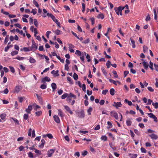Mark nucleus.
<instances>
[{
  "mask_svg": "<svg viewBox=\"0 0 158 158\" xmlns=\"http://www.w3.org/2000/svg\"><path fill=\"white\" fill-rule=\"evenodd\" d=\"M124 8L125 7L120 6L118 7H115L114 9L117 15H119L120 14L121 15H122V11Z\"/></svg>",
  "mask_w": 158,
  "mask_h": 158,
  "instance_id": "nucleus-1",
  "label": "nucleus"
},
{
  "mask_svg": "<svg viewBox=\"0 0 158 158\" xmlns=\"http://www.w3.org/2000/svg\"><path fill=\"white\" fill-rule=\"evenodd\" d=\"M32 45L30 48L31 51H35L37 49L38 44L33 41H32Z\"/></svg>",
  "mask_w": 158,
  "mask_h": 158,
  "instance_id": "nucleus-2",
  "label": "nucleus"
},
{
  "mask_svg": "<svg viewBox=\"0 0 158 158\" xmlns=\"http://www.w3.org/2000/svg\"><path fill=\"white\" fill-rule=\"evenodd\" d=\"M47 16L49 17H51L52 20L55 23L57 22L58 21L57 19H56L55 17L51 13H47Z\"/></svg>",
  "mask_w": 158,
  "mask_h": 158,
  "instance_id": "nucleus-3",
  "label": "nucleus"
},
{
  "mask_svg": "<svg viewBox=\"0 0 158 158\" xmlns=\"http://www.w3.org/2000/svg\"><path fill=\"white\" fill-rule=\"evenodd\" d=\"M122 106V104L120 102H114L113 106L115 107L117 109H118L119 107H121Z\"/></svg>",
  "mask_w": 158,
  "mask_h": 158,
  "instance_id": "nucleus-4",
  "label": "nucleus"
},
{
  "mask_svg": "<svg viewBox=\"0 0 158 158\" xmlns=\"http://www.w3.org/2000/svg\"><path fill=\"white\" fill-rule=\"evenodd\" d=\"M84 111L83 110H81L78 114V116L80 118H83L85 117Z\"/></svg>",
  "mask_w": 158,
  "mask_h": 158,
  "instance_id": "nucleus-5",
  "label": "nucleus"
},
{
  "mask_svg": "<svg viewBox=\"0 0 158 158\" xmlns=\"http://www.w3.org/2000/svg\"><path fill=\"white\" fill-rule=\"evenodd\" d=\"M110 114L111 116L114 117L116 120L118 119V116L117 112L114 111H112L110 112Z\"/></svg>",
  "mask_w": 158,
  "mask_h": 158,
  "instance_id": "nucleus-6",
  "label": "nucleus"
},
{
  "mask_svg": "<svg viewBox=\"0 0 158 158\" xmlns=\"http://www.w3.org/2000/svg\"><path fill=\"white\" fill-rule=\"evenodd\" d=\"M148 114L149 117L150 118H152L153 119H154L155 122H157V118L156 117L155 115H154L153 113H148Z\"/></svg>",
  "mask_w": 158,
  "mask_h": 158,
  "instance_id": "nucleus-7",
  "label": "nucleus"
},
{
  "mask_svg": "<svg viewBox=\"0 0 158 158\" xmlns=\"http://www.w3.org/2000/svg\"><path fill=\"white\" fill-rule=\"evenodd\" d=\"M21 87L19 85H17L15 88L14 92V93H18L21 89Z\"/></svg>",
  "mask_w": 158,
  "mask_h": 158,
  "instance_id": "nucleus-8",
  "label": "nucleus"
},
{
  "mask_svg": "<svg viewBox=\"0 0 158 158\" xmlns=\"http://www.w3.org/2000/svg\"><path fill=\"white\" fill-rule=\"evenodd\" d=\"M153 11L154 14V19L156 20L157 18V15H158V8L154 9Z\"/></svg>",
  "mask_w": 158,
  "mask_h": 158,
  "instance_id": "nucleus-9",
  "label": "nucleus"
},
{
  "mask_svg": "<svg viewBox=\"0 0 158 158\" xmlns=\"http://www.w3.org/2000/svg\"><path fill=\"white\" fill-rule=\"evenodd\" d=\"M32 110V105H29L27 108L26 109L25 111L28 114H30L31 111Z\"/></svg>",
  "mask_w": 158,
  "mask_h": 158,
  "instance_id": "nucleus-10",
  "label": "nucleus"
},
{
  "mask_svg": "<svg viewBox=\"0 0 158 158\" xmlns=\"http://www.w3.org/2000/svg\"><path fill=\"white\" fill-rule=\"evenodd\" d=\"M53 118L55 122L57 123H59L60 122V120L59 118L57 115H54L53 116Z\"/></svg>",
  "mask_w": 158,
  "mask_h": 158,
  "instance_id": "nucleus-11",
  "label": "nucleus"
},
{
  "mask_svg": "<svg viewBox=\"0 0 158 158\" xmlns=\"http://www.w3.org/2000/svg\"><path fill=\"white\" fill-rule=\"evenodd\" d=\"M30 30L32 32H34V36H35V34H37V29L36 28H34L33 26H31L30 28Z\"/></svg>",
  "mask_w": 158,
  "mask_h": 158,
  "instance_id": "nucleus-12",
  "label": "nucleus"
},
{
  "mask_svg": "<svg viewBox=\"0 0 158 158\" xmlns=\"http://www.w3.org/2000/svg\"><path fill=\"white\" fill-rule=\"evenodd\" d=\"M69 48L71 52L73 53L74 52V50L73 49L74 48V46L71 44H69Z\"/></svg>",
  "mask_w": 158,
  "mask_h": 158,
  "instance_id": "nucleus-13",
  "label": "nucleus"
},
{
  "mask_svg": "<svg viewBox=\"0 0 158 158\" xmlns=\"http://www.w3.org/2000/svg\"><path fill=\"white\" fill-rule=\"evenodd\" d=\"M55 152V150L51 149L48 151V157H50L52 156V154H53Z\"/></svg>",
  "mask_w": 158,
  "mask_h": 158,
  "instance_id": "nucleus-14",
  "label": "nucleus"
},
{
  "mask_svg": "<svg viewBox=\"0 0 158 158\" xmlns=\"http://www.w3.org/2000/svg\"><path fill=\"white\" fill-rule=\"evenodd\" d=\"M149 136L152 139H157L158 138V136L154 133H153L151 135H149Z\"/></svg>",
  "mask_w": 158,
  "mask_h": 158,
  "instance_id": "nucleus-15",
  "label": "nucleus"
},
{
  "mask_svg": "<svg viewBox=\"0 0 158 158\" xmlns=\"http://www.w3.org/2000/svg\"><path fill=\"white\" fill-rule=\"evenodd\" d=\"M59 71L57 70L56 71H55L53 70L51 72V73L53 74L55 77L58 76L59 75L58 74Z\"/></svg>",
  "mask_w": 158,
  "mask_h": 158,
  "instance_id": "nucleus-16",
  "label": "nucleus"
},
{
  "mask_svg": "<svg viewBox=\"0 0 158 158\" xmlns=\"http://www.w3.org/2000/svg\"><path fill=\"white\" fill-rule=\"evenodd\" d=\"M41 144L39 145V147L41 148H43L44 144L45 143V141L44 139H42L41 140Z\"/></svg>",
  "mask_w": 158,
  "mask_h": 158,
  "instance_id": "nucleus-17",
  "label": "nucleus"
},
{
  "mask_svg": "<svg viewBox=\"0 0 158 158\" xmlns=\"http://www.w3.org/2000/svg\"><path fill=\"white\" fill-rule=\"evenodd\" d=\"M64 108L65 109L71 114H73V112L71 110L70 108L67 106H64Z\"/></svg>",
  "mask_w": 158,
  "mask_h": 158,
  "instance_id": "nucleus-18",
  "label": "nucleus"
},
{
  "mask_svg": "<svg viewBox=\"0 0 158 158\" xmlns=\"http://www.w3.org/2000/svg\"><path fill=\"white\" fill-rule=\"evenodd\" d=\"M142 64L144 68L147 70H148L149 66L148 63L145 61H144L142 63Z\"/></svg>",
  "mask_w": 158,
  "mask_h": 158,
  "instance_id": "nucleus-19",
  "label": "nucleus"
},
{
  "mask_svg": "<svg viewBox=\"0 0 158 158\" xmlns=\"http://www.w3.org/2000/svg\"><path fill=\"white\" fill-rule=\"evenodd\" d=\"M109 81L110 82L113 83L115 85H117L116 82H118L119 84H120V82L119 81H115L111 79H109Z\"/></svg>",
  "mask_w": 158,
  "mask_h": 158,
  "instance_id": "nucleus-20",
  "label": "nucleus"
},
{
  "mask_svg": "<svg viewBox=\"0 0 158 158\" xmlns=\"http://www.w3.org/2000/svg\"><path fill=\"white\" fill-rule=\"evenodd\" d=\"M58 114L61 117H64V115L63 112L61 109H59L58 110Z\"/></svg>",
  "mask_w": 158,
  "mask_h": 158,
  "instance_id": "nucleus-21",
  "label": "nucleus"
},
{
  "mask_svg": "<svg viewBox=\"0 0 158 158\" xmlns=\"http://www.w3.org/2000/svg\"><path fill=\"white\" fill-rule=\"evenodd\" d=\"M51 86L53 89V91H54L57 88V86L56 84L55 83H53L51 84Z\"/></svg>",
  "mask_w": 158,
  "mask_h": 158,
  "instance_id": "nucleus-22",
  "label": "nucleus"
},
{
  "mask_svg": "<svg viewBox=\"0 0 158 158\" xmlns=\"http://www.w3.org/2000/svg\"><path fill=\"white\" fill-rule=\"evenodd\" d=\"M50 81V79L48 77H45L42 80L43 82H44L45 81Z\"/></svg>",
  "mask_w": 158,
  "mask_h": 158,
  "instance_id": "nucleus-23",
  "label": "nucleus"
},
{
  "mask_svg": "<svg viewBox=\"0 0 158 158\" xmlns=\"http://www.w3.org/2000/svg\"><path fill=\"white\" fill-rule=\"evenodd\" d=\"M126 123L127 126H130L131 125L132 122L130 119L128 118L126 121Z\"/></svg>",
  "mask_w": 158,
  "mask_h": 158,
  "instance_id": "nucleus-24",
  "label": "nucleus"
},
{
  "mask_svg": "<svg viewBox=\"0 0 158 158\" xmlns=\"http://www.w3.org/2000/svg\"><path fill=\"white\" fill-rule=\"evenodd\" d=\"M54 32L56 34V35H59L60 34H62V31H60L59 30L57 29L56 30L54 31Z\"/></svg>",
  "mask_w": 158,
  "mask_h": 158,
  "instance_id": "nucleus-25",
  "label": "nucleus"
},
{
  "mask_svg": "<svg viewBox=\"0 0 158 158\" xmlns=\"http://www.w3.org/2000/svg\"><path fill=\"white\" fill-rule=\"evenodd\" d=\"M97 18L98 19H102L104 18V16L103 14L100 13L98 15Z\"/></svg>",
  "mask_w": 158,
  "mask_h": 158,
  "instance_id": "nucleus-26",
  "label": "nucleus"
},
{
  "mask_svg": "<svg viewBox=\"0 0 158 158\" xmlns=\"http://www.w3.org/2000/svg\"><path fill=\"white\" fill-rule=\"evenodd\" d=\"M10 119H12L16 125H19V121L16 118L12 117L10 118Z\"/></svg>",
  "mask_w": 158,
  "mask_h": 158,
  "instance_id": "nucleus-27",
  "label": "nucleus"
},
{
  "mask_svg": "<svg viewBox=\"0 0 158 158\" xmlns=\"http://www.w3.org/2000/svg\"><path fill=\"white\" fill-rule=\"evenodd\" d=\"M23 50L26 52H29L30 51H31V50L30 48V47H24L23 48Z\"/></svg>",
  "mask_w": 158,
  "mask_h": 158,
  "instance_id": "nucleus-28",
  "label": "nucleus"
},
{
  "mask_svg": "<svg viewBox=\"0 0 158 158\" xmlns=\"http://www.w3.org/2000/svg\"><path fill=\"white\" fill-rule=\"evenodd\" d=\"M130 39L131 40V44H132V48H135V42L134 40L131 38H130Z\"/></svg>",
  "mask_w": 158,
  "mask_h": 158,
  "instance_id": "nucleus-29",
  "label": "nucleus"
},
{
  "mask_svg": "<svg viewBox=\"0 0 158 158\" xmlns=\"http://www.w3.org/2000/svg\"><path fill=\"white\" fill-rule=\"evenodd\" d=\"M129 156L131 158H136L137 156V154H129Z\"/></svg>",
  "mask_w": 158,
  "mask_h": 158,
  "instance_id": "nucleus-30",
  "label": "nucleus"
},
{
  "mask_svg": "<svg viewBox=\"0 0 158 158\" xmlns=\"http://www.w3.org/2000/svg\"><path fill=\"white\" fill-rule=\"evenodd\" d=\"M86 54V53L84 52V54H83L80 57V58L81 60L83 62H84V56Z\"/></svg>",
  "mask_w": 158,
  "mask_h": 158,
  "instance_id": "nucleus-31",
  "label": "nucleus"
},
{
  "mask_svg": "<svg viewBox=\"0 0 158 158\" xmlns=\"http://www.w3.org/2000/svg\"><path fill=\"white\" fill-rule=\"evenodd\" d=\"M114 92H115V90H114V89L113 88H111L110 90V94L112 96H113L114 95Z\"/></svg>",
  "mask_w": 158,
  "mask_h": 158,
  "instance_id": "nucleus-32",
  "label": "nucleus"
},
{
  "mask_svg": "<svg viewBox=\"0 0 158 158\" xmlns=\"http://www.w3.org/2000/svg\"><path fill=\"white\" fill-rule=\"evenodd\" d=\"M102 140L104 141H106L107 140V138L105 135L102 136L101 138Z\"/></svg>",
  "mask_w": 158,
  "mask_h": 158,
  "instance_id": "nucleus-33",
  "label": "nucleus"
},
{
  "mask_svg": "<svg viewBox=\"0 0 158 158\" xmlns=\"http://www.w3.org/2000/svg\"><path fill=\"white\" fill-rule=\"evenodd\" d=\"M92 110V108L91 107H90L89 109L87 110V112L88 114L89 115H90L91 114V112Z\"/></svg>",
  "mask_w": 158,
  "mask_h": 158,
  "instance_id": "nucleus-34",
  "label": "nucleus"
},
{
  "mask_svg": "<svg viewBox=\"0 0 158 158\" xmlns=\"http://www.w3.org/2000/svg\"><path fill=\"white\" fill-rule=\"evenodd\" d=\"M68 96V94L67 93H65L61 96V98L62 99H65Z\"/></svg>",
  "mask_w": 158,
  "mask_h": 158,
  "instance_id": "nucleus-35",
  "label": "nucleus"
},
{
  "mask_svg": "<svg viewBox=\"0 0 158 158\" xmlns=\"http://www.w3.org/2000/svg\"><path fill=\"white\" fill-rule=\"evenodd\" d=\"M29 62L31 63H35V62L36 60L30 57L29 59Z\"/></svg>",
  "mask_w": 158,
  "mask_h": 158,
  "instance_id": "nucleus-36",
  "label": "nucleus"
},
{
  "mask_svg": "<svg viewBox=\"0 0 158 158\" xmlns=\"http://www.w3.org/2000/svg\"><path fill=\"white\" fill-rule=\"evenodd\" d=\"M107 123V124L108 125V126L107 127L108 129L112 127H113L112 124L110 122L108 121Z\"/></svg>",
  "mask_w": 158,
  "mask_h": 158,
  "instance_id": "nucleus-37",
  "label": "nucleus"
},
{
  "mask_svg": "<svg viewBox=\"0 0 158 158\" xmlns=\"http://www.w3.org/2000/svg\"><path fill=\"white\" fill-rule=\"evenodd\" d=\"M18 53V52L17 51H14L11 52L10 54L12 56H14L16 55H17Z\"/></svg>",
  "mask_w": 158,
  "mask_h": 158,
  "instance_id": "nucleus-38",
  "label": "nucleus"
},
{
  "mask_svg": "<svg viewBox=\"0 0 158 158\" xmlns=\"http://www.w3.org/2000/svg\"><path fill=\"white\" fill-rule=\"evenodd\" d=\"M72 100L71 98L69 95L67 96V98L66 99V101L68 103H70Z\"/></svg>",
  "mask_w": 158,
  "mask_h": 158,
  "instance_id": "nucleus-39",
  "label": "nucleus"
},
{
  "mask_svg": "<svg viewBox=\"0 0 158 158\" xmlns=\"http://www.w3.org/2000/svg\"><path fill=\"white\" fill-rule=\"evenodd\" d=\"M6 116V114H2L0 115V118L2 120H3Z\"/></svg>",
  "mask_w": 158,
  "mask_h": 158,
  "instance_id": "nucleus-40",
  "label": "nucleus"
},
{
  "mask_svg": "<svg viewBox=\"0 0 158 158\" xmlns=\"http://www.w3.org/2000/svg\"><path fill=\"white\" fill-rule=\"evenodd\" d=\"M34 22L35 25L36 27H37L38 26V23L36 19H34Z\"/></svg>",
  "mask_w": 158,
  "mask_h": 158,
  "instance_id": "nucleus-41",
  "label": "nucleus"
},
{
  "mask_svg": "<svg viewBox=\"0 0 158 158\" xmlns=\"http://www.w3.org/2000/svg\"><path fill=\"white\" fill-rule=\"evenodd\" d=\"M152 105L154 106V108L157 109L158 108V103L156 102V103L152 102Z\"/></svg>",
  "mask_w": 158,
  "mask_h": 158,
  "instance_id": "nucleus-42",
  "label": "nucleus"
},
{
  "mask_svg": "<svg viewBox=\"0 0 158 158\" xmlns=\"http://www.w3.org/2000/svg\"><path fill=\"white\" fill-rule=\"evenodd\" d=\"M35 114L38 116L41 115L42 114V112L41 111H38L35 113Z\"/></svg>",
  "mask_w": 158,
  "mask_h": 158,
  "instance_id": "nucleus-43",
  "label": "nucleus"
},
{
  "mask_svg": "<svg viewBox=\"0 0 158 158\" xmlns=\"http://www.w3.org/2000/svg\"><path fill=\"white\" fill-rule=\"evenodd\" d=\"M150 65L149 66V68L151 69L152 70H153V63L151 61L150 62Z\"/></svg>",
  "mask_w": 158,
  "mask_h": 158,
  "instance_id": "nucleus-44",
  "label": "nucleus"
},
{
  "mask_svg": "<svg viewBox=\"0 0 158 158\" xmlns=\"http://www.w3.org/2000/svg\"><path fill=\"white\" fill-rule=\"evenodd\" d=\"M73 77L75 80H77L78 78L77 75L76 73H74Z\"/></svg>",
  "mask_w": 158,
  "mask_h": 158,
  "instance_id": "nucleus-45",
  "label": "nucleus"
},
{
  "mask_svg": "<svg viewBox=\"0 0 158 158\" xmlns=\"http://www.w3.org/2000/svg\"><path fill=\"white\" fill-rule=\"evenodd\" d=\"M75 53L79 56H81L82 55L81 52L78 50H76Z\"/></svg>",
  "mask_w": 158,
  "mask_h": 158,
  "instance_id": "nucleus-46",
  "label": "nucleus"
},
{
  "mask_svg": "<svg viewBox=\"0 0 158 158\" xmlns=\"http://www.w3.org/2000/svg\"><path fill=\"white\" fill-rule=\"evenodd\" d=\"M33 3L37 7H39V5L38 2L35 0H33Z\"/></svg>",
  "mask_w": 158,
  "mask_h": 158,
  "instance_id": "nucleus-47",
  "label": "nucleus"
},
{
  "mask_svg": "<svg viewBox=\"0 0 158 158\" xmlns=\"http://www.w3.org/2000/svg\"><path fill=\"white\" fill-rule=\"evenodd\" d=\"M86 58L87 59V61L88 62H89L91 60L90 59V56L88 54H87L86 55Z\"/></svg>",
  "mask_w": 158,
  "mask_h": 158,
  "instance_id": "nucleus-48",
  "label": "nucleus"
},
{
  "mask_svg": "<svg viewBox=\"0 0 158 158\" xmlns=\"http://www.w3.org/2000/svg\"><path fill=\"white\" fill-rule=\"evenodd\" d=\"M148 48L146 46L144 45L143 47V50L144 52H145L148 50Z\"/></svg>",
  "mask_w": 158,
  "mask_h": 158,
  "instance_id": "nucleus-49",
  "label": "nucleus"
},
{
  "mask_svg": "<svg viewBox=\"0 0 158 158\" xmlns=\"http://www.w3.org/2000/svg\"><path fill=\"white\" fill-rule=\"evenodd\" d=\"M125 102L127 103V104L130 106L132 105V103L131 101H128L127 99H125Z\"/></svg>",
  "mask_w": 158,
  "mask_h": 158,
  "instance_id": "nucleus-50",
  "label": "nucleus"
},
{
  "mask_svg": "<svg viewBox=\"0 0 158 158\" xmlns=\"http://www.w3.org/2000/svg\"><path fill=\"white\" fill-rule=\"evenodd\" d=\"M31 13H32L33 15H35L37 13L36 9H32L31 11Z\"/></svg>",
  "mask_w": 158,
  "mask_h": 158,
  "instance_id": "nucleus-51",
  "label": "nucleus"
},
{
  "mask_svg": "<svg viewBox=\"0 0 158 158\" xmlns=\"http://www.w3.org/2000/svg\"><path fill=\"white\" fill-rule=\"evenodd\" d=\"M15 59L19 60H23L24 59V58L22 57L18 56H17Z\"/></svg>",
  "mask_w": 158,
  "mask_h": 158,
  "instance_id": "nucleus-52",
  "label": "nucleus"
},
{
  "mask_svg": "<svg viewBox=\"0 0 158 158\" xmlns=\"http://www.w3.org/2000/svg\"><path fill=\"white\" fill-rule=\"evenodd\" d=\"M40 88L42 89H45L47 88V85H46L43 84L41 85Z\"/></svg>",
  "mask_w": 158,
  "mask_h": 158,
  "instance_id": "nucleus-53",
  "label": "nucleus"
},
{
  "mask_svg": "<svg viewBox=\"0 0 158 158\" xmlns=\"http://www.w3.org/2000/svg\"><path fill=\"white\" fill-rule=\"evenodd\" d=\"M67 80L69 81V82L70 83H71L72 84H73V81L71 77H67Z\"/></svg>",
  "mask_w": 158,
  "mask_h": 158,
  "instance_id": "nucleus-54",
  "label": "nucleus"
},
{
  "mask_svg": "<svg viewBox=\"0 0 158 158\" xmlns=\"http://www.w3.org/2000/svg\"><path fill=\"white\" fill-rule=\"evenodd\" d=\"M81 87L82 89V90L85 92L86 91V86L85 84H83L81 86Z\"/></svg>",
  "mask_w": 158,
  "mask_h": 158,
  "instance_id": "nucleus-55",
  "label": "nucleus"
},
{
  "mask_svg": "<svg viewBox=\"0 0 158 158\" xmlns=\"http://www.w3.org/2000/svg\"><path fill=\"white\" fill-rule=\"evenodd\" d=\"M69 95L70 96V97L72 98V97L74 99H76V95H75L73 94H72V93H70L69 94Z\"/></svg>",
  "mask_w": 158,
  "mask_h": 158,
  "instance_id": "nucleus-56",
  "label": "nucleus"
},
{
  "mask_svg": "<svg viewBox=\"0 0 158 158\" xmlns=\"http://www.w3.org/2000/svg\"><path fill=\"white\" fill-rule=\"evenodd\" d=\"M113 73L114 75V77L115 78H118V76L117 74V72L115 70H114L112 72Z\"/></svg>",
  "mask_w": 158,
  "mask_h": 158,
  "instance_id": "nucleus-57",
  "label": "nucleus"
},
{
  "mask_svg": "<svg viewBox=\"0 0 158 158\" xmlns=\"http://www.w3.org/2000/svg\"><path fill=\"white\" fill-rule=\"evenodd\" d=\"M82 12H84L85 10V4L84 3H82Z\"/></svg>",
  "mask_w": 158,
  "mask_h": 158,
  "instance_id": "nucleus-58",
  "label": "nucleus"
},
{
  "mask_svg": "<svg viewBox=\"0 0 158 158\" xmlns=\"http://www.w3.org/2000/svg\"><path fill=\"white\" fill-rule=\"evenodd\" d=\"M134 132L137 135H140V133L139 131H138V130L136 129H135L134 130Z\"/></svg>",
  "mask_w": 158,
  "mask_h": 158,
  "instance_id": "nucleus-59",
  "label": "nucleus"
},
{
  "mask_svg": "<svg viewBox=\"0 0 158 158\" xmlns=\"http://www.w3.org/2000/svg\"><path fill=\"white\" fill-rule=\"evenodd\" d=\"M109 145L110 146L111 148L113 149V150L114 151L116 150L117 149V148L116 147L114 146H113L112 145L111 143H109Z\"/></svg>",
  "mask_w": 158,
  "mask_h": 158,
  "instance_id": "nucleus-60",
  "label": "nucleus"
},
{
  "mask_svg": "<svg viewBox=\"0 0 158 158\" xmlns=\"http://www.w3.org/2000/svg\"><path fill=\"white\" fill-rule=\"evenodd\" d=\"M28 118V115L27 114H24L23 115V118L25 120H27Z\"/></svg>",
  "mask_w": 158,
  "mask_h": 158,
  "instance_id": "nucleus-61",
  "label": "nucleus"
},
{
  "mask_svg": "<svg viewBox=\"0 0 158 158\" xmlns=\"http://www.w3.org/2000/svg\"><path fill=\"white\" fill-rule=\"evenodd\" d=\"M28 156L30 158H33L34 157L32 153L31 152L28 153Z\"/></svg>",
  "mask_w": 158,
  "mask_h": 158,
  "instance_id": "nucleus-62",
  "label": "nucleus"
},
{
  "mask_svg": "<svg viewBox=\"0 0 158 158\" xmlns=\"http://www.w3.org/2000/svg\"><path fill=\"white\" fill-rule=\"evenodd\" d=\"M110 62L109 60H108L106 64V65L108 68H110V65H111Z\"/></svg>",
  "mask_w": 158,
  "mask_h": 158,
  "instance_id": "nucleus-63",
  "label": "nucleus"
},
{
  "mask_svg": "<svg viewBox=\"0 0 158 158\" xmlns=\"http://www.w3.org/2000/svg\"><path fill=\"white\" fill-rule=\"evenodd\" d=\"M155 85L156 87L158 88V78L156 79V83Z\"/></svg>",
  "mask_w": 158,
  "mask_h": 158,
  "instance_id": "nucleus-64",
  "label": "nucleus"
}]
</instances>
